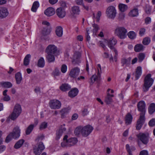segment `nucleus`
Segmentation results:
<instances>
[{"label": "nucleus", "instance_id": "obj_1", "mask_svg": "<svg viewBox=\"0 0 155 155\" xmlns=\"http://www.w3.org/2000/svg\"><path fill=\"white\" fill-rule=\"evenodd\" d=\"M137 107L138 110L141 112L140 118L137 121L136 125V129L139 130L145 121L144 115L146 112V104L144 101H141L138 103Z\"/></svg>", "mask_w": 155, "mask_h": 155}, {"label": "nucleus", "instance_id": "obj_2", "mask_svg": "<svg viewBox=\"0 0 155 155\" xmlns=\"http://www.w3.org/2000/svg\"><path fill=\"white\" fill-rule=\"evenodd\" d=\"M93 129V127L90 125H87L84 127H79L75 129L74 134L76 135L81 134L82 136L86 137L91 133Z\"/></svg>", "mask_w": 155, "mask_h": 155}, {"label": "nucleus", "instance_id": "obj_3", "mask_svg": "<svg viewBox=\"0 0 155 155\" xmlns=\"http://www.w3.org/2000/svg\"><path fill=\"white\" fill-rule=\"evenodd\" d=\"M127 29L123 26H117L114 30L115 35L120 39H124L127 37Z\"/></svg>", "mask_w": 155, "mask_h": 155}, {"label": "nucleus", "instance_id": "obj_4", "mask_svg": "<svg viewBox=\"0 0 155 155\" xmlns=\"http://www.w3.org/2000/svg\"><path fill=\"white\" fill-rule=\"evenodd\" d=\"M151 74H148L145 77L144 80V84L143 87V91H147L149 88L151 86L153 82V80L151 78Z\"/></svg>", "mask_w": 155, "mask_h": 155}, {"label": "nucleus", "instance_id": "obj_5", "mask_svg": "<svg viewBox=\"0 0 155 155\" xmlns=\"http://www.w3.org/2000/svg\"><path fill=\"white\" fill-rule=\"evenodd\" d=\"M21 112V107L19 104H16L14 108L13 112L9 117L12 120L16 119Z\"/></svg>", "mask_w": 155, "mask_h": 155}, {"label": "nucleus", "instance_id": "obj_6", "mask_svg": "<svg viewBox=\"0 0 155 155\" xmlns=\"http://www.w3.org/2000/svg\"><path fill=\"white\" fill-rule=\"evenodd\" d=\"M45 52L47 54H51L55 56L60 54V51L56 46L54 45H49L46 49Z\"/></svg>", "mask_w": 155, "mask_h": 155}, {"label": "nucleus", "instance_id": "obj_7", "mask_svg": "<svg viewBox=\"0 0 155 155\" xmlns=\"http://www.w3.org/2000/svg\"><path fill=\"white\" fill-rule=\"evenodd\" d=\"M138 142H141L143 144H147L149 142V135L148 133H140L137 135Z\"/></svg>", "mask_w": 155, "mask_h": 155}, {"label": "nucleus", "instance_id": "obj_8", "mask_svg": "<svg viewBox=\"0 0 155 155\" xmlns=\"http://www.w3.org/2000/svg\"><path fill=\"white\" fill-rule=\"evenodd\" d=\"M45 147L42 142H40L37 143L33 148V152L35 155H40L45 149Z\"/></svg>", "mask_w": 155, "mask_h": 155}, {"label": "nucleus", "instance_id": "obj_9", "mask_svg": "<svg viewBox=\"0 0 155 155\" xmlns=\"http://www.w3.org/2000/svg\"><path fill=\"white\" fill-rule=\"evenodd\" d=\"M106 13L109 18L114 19L116 16V14L115 8L112 6H109L106 10Z\"/></svg>", "mask_w": 155, "mask_h": 155}, {"label": "nucleus", "instance_id": "obj_10", "mask_svg": "<svg viewBox=\"0 0 155 155\" xmlns=\"http://www.w3.org/2000/svg\"><path fill=\"white\" fill-rule=\"evenodd\" d=\"M49 106L50 107L53 109H58L61 106V102L57 100H52L50 101Z\"/></svg>", "mask_w": 155, "mask_h": 155}, {"label": "nucleus", "instance_id": "obj_11", "mask_svg": "<svg viewBox=\"0 0 155 155\" xmlns=\"http://www.w3.org/2000/svg\"><path fill=\"white\" fill-rule=\"evenodd\" d=\"M80 73V69L77 67H75L71 70L69 73V76L71 78L75 79L78 77Z\"/></svg>", "mask_w": 155, "mask_h": 155}, {"label": "nucleus", "instance_id": "obj_12", "mask_svg": "<svg viewBox=\"0 0 155 155\" xmlns=\"http://www.w3.org/2000/svg\"><path fill=\"white\" fill-rule=\"evenodd\" d=\"M20 133L21 130L19 127L17 126L14 128L12 132H11L10 134L12 136L13 138L17 139L19 137Z\"/></svg>", "mask_w": 155, "mask_h": 155}, {"label": "nucleus", "instance_id": "obj_13", "mask_svg": "<svg viewBox=\"0 0 155 155\" xmlns=\"http://www.w3.org/2000/svg\"><path fill=\"white\" fill-rule=\"evenodd\" d=\"M108 47L111 49L112 51L115 49L114 46L117 43V40L114 38H110L107 41Z\"/></svg>", "mask_w": 155, "mask_h": 155}, {"label": "nucleus", "instance_id": "obj_14", "mask_svg": "<svg viewBox=\"0 0 155 155\" xmlns=\"http://www.w3.org/2000/svg\"><path fill=\"white\" fill-rule=\"evenodd\" d=\"M56 13L57 15L60 18H63L65 15V12L64 9L61 7L57 9Z\"/></svg>", "mask_w": 155, "mask_h": 155}, {"label": "nucleus", "instance_id": "obj_15", "mask_svg": "<svg viewBox=\"0 0 155 155\" xmlns=\"http://www.w3.org/2000/svg\"><path fill=\"white\" fill-rule=\"evenodd\" d=\"M9 14L7 9L5 8H0V18H3L6 17Z\"/></svg>", "mask_w": 155, "mask_h": 155}, {"label": "nucleus", "instance_id": "obj_16", "mask_svg": "<svg viewBox=\"0 0 155 155\" xmlns=\"http://www.w3.org/2000/svg\"><path fill=\"white\" fill-rule=\"evenodd\" d=\"M55 9L52 7L47 8L44 12L45 14L48 16H50L54 15L55 13Z\"/></svg>", "mask_w": 155, "mask_h": 155}, {"label": "nucleus", "instance_id": "obj_17", "mask_svg": "<svg viewBox=\"0 0 155 155\" xmlns=\"http://www.w3.org/2000/svg\"><path fill=\"white\" fill-rule=\"evenodd\" d=\"M79 91L76 88L72 89L68 92V95L71 97H74L77 96Z\"/></svg>", "mask_w": 155, "mask_h": 155}, {"label": "nucleus", "instance_id": "obj_18", "mask_svg": "<svg viewBox=\"0 0 155 155\" xmlns=\"http://www.w3.org/2000/svg\"><path fill=\"white\" fill-rule=\"evenodd\" d=\"M131 58L129 57L127 58H122L121 60V63L122 66H124V65L128 66L130 64Z\"/></svg>", "mask_w": 155, "mask_h": 155}, {"label": "nucleus", "instance_id": "obj_19", "mask_svg": "<svg viewBox=\"0 0 155 155\" xmlns=\"http://www.w3.org/2000/svg\"><path fill=\"white\" fill-rule=\"evenodd\" d=\"M81 57L80 54L79 52H75L74 55V59L73 62L75 63L78 64L80 63V58Z\"/></svg>", "mask_w": 155, "mask_h": 155}, {"label": "nucleus", "instance_id": "obj_20", "mask_svg": "<svg viewBox=\"0 0 155 155\" xmlns=\"http://www.w3.org/2000/svg\"><path fill=\"white\" fill-rule=\"evenodd\" d=\"M0 84L3 87L10 88L12 87L13 85L10 82L8 81H2L0 83Z\"/></svg>", "mask_w": 155, "mask_h": 155}, {"label": "nucleus", "instance_id": "obj_21", "mask_svg": "<svg viewBox=\"0 0 155 155\" xmlns=\"http://www.w3.org/2000/svg\"><path fill=\"white\" fill-rule=\"evenodd\" d=\"M114 97L113 94H110L109 93H107V96L105 98V102L107 104H110L113 101L112 97Z\"/></svg>", "mask_w": 155, "mask_h": 155}, {"label": "nucleus", "instance_id": "obj_22", "mask_svg": "<svg viewBox=\"0 0 155 155\" xmlns=\"http://www.w3.org/2000/svg\"><path fill=\"white\" fill-rule=\"evenodd\" d=\"M142 73V68L140 66L137 67L136 69L135 74L136 80L138 79L141 76Z\"/></svg>", "mask_w": 155, "mask_h": 155}, {"label": "nucleus", "instance_id": "obj_23", "mask_svg": "<svg viewBox=\"0 0 155 155\" xmlns=\"http://www.w3.org/2000/svg\"><path fill=\"white\" fill-rule=\"evenodd\" d=\"M68 143L69 147L74 145L77 142V140L76 138H71L68 140Z\"/></svg>", "mask_w": 155, "mask_h": 155}, {"label": "nucleus", "instance_id": "obj_24", "mask_svg": "<svg viewBox=\"0 0 155 155\" xmlns=\"http://www.w3.org/2000/svg\"><path fill=\"white\" fill-rule=\"evenodd\" d=\"M56 35L58 37H61L63 35V29L61 27L59 26L56 27L55 30Z\"/></svg>", "mask_w": 155, "mask_h": 155}, {"label": "nucleus", "instance_id": "obj_25", "mask_svg": "<svg viewBox=\"0 0 155 155\" xmlns=\"http://www.w3.org/2000/svg\"><path fill=\"white\" fill-rule=\"evenodd\" d=\"M138 9L137 8H134L130 11L129 15L130 17H136L138 15Z\"/></svg>", "mask_w": 155, "mask_h": 155}, {"label": "nucleus", "instance_id": "obj_26", "mask_svg": "<svg viewBox=\"0 0 155 155\" xmlns=\"http://www.w3.org/2000/svg\"><path fill=\"white\" fill-rule=\"evenodd\" d=\"M46 58L48 62H54L55 61L54 55L51 54H47Z\"/></svg>", "mask_w": 155, "mask_h": 155}, {"label": "nucleus", "instance_id": "obj_27", "mask_svg": "<svg viewBox=\"0 0 155 155\" xmlns=\"http://www.w3.org/2000/svg\"><path fill=\"white\" fill-rule=\"evenodd\" d=\"M15 78L16 80V83L17 84H19L22 80L21 75L19 72H18L15 74Z\"/></svg>", "mask_w": 155, "mask_h": 155}, {"label": "nucleus", "instance_id": "obj_28", "mask_svg": "<svg viewBox=\"0 0 155 155\" xmlns=\"http://www.w3.org/2000/svg\"><path fill=\"white\" fill-rule=\"evenodd\" d=\"M61 90L63 91H65L71 88L70 86L67 84H62L60 87Z\"/></svg>", "mask_w": 155, "mask_h": 155}, {"label": "nucleus", "instance_id": "obj_29", "mask_svg": "<svg viewBox=\"0 0 155 155\" xmlns=\"http://www.w3.org/2000/svg\"><path fill=\"white\" fill-rule=\"evenodd\" d=\"M8 91L7 89H6L3 92V97L2 99L4 101H8L10 100V97L7 94V92Z\"/></svg>", "mask_w": 155, "mask_h": 155}, {"label": "nucleus", "instance_id": "obj_30", "mask_svg": "<svg viewBox=\"0 0 155 155\" xmlns=\"http://www.w3.org/2000/svg\"><path fill=\"white\" fill-rule=\"evenodd\" d=\"M68 136L65 135L63 138V141L61 143V146L62 147H69L68 143Z\"/></svg>", "mask_w": 155, "mask_h": 155}, {"label": "nucleus", "instance_id": "obj_31", "mask_svg": "<svg viewBox=\"0 0 155 155\" xmlns=\"http://www.w3.org/2000/svg\"><path fill=\"white\" fill-rule=\"evenodd\" d=\"M70 109L71 108L69 107L66 108H64L62 109L60 111L61 117L62 118H64V114L68 113Z\"/></svg>", "mask_w": 155, "mask_h": 155}, {"label": "nucleus", "instance_id": "obj_32", "mask_svg": "<svg viewBox=\"0 0 155 155\" xmlns=\"http://www.w3.org/2000/svg\"><path fill=\"white\" fill-rule=\"evenodd\" d=\"M115 52V55L114 56V58H113L112 55L111 54L109 58V60L110 62H113L114 60L115 62L117 61V57L118 55V52L117 51L116 49H114L113 51Z\"/></svg>", "mask_w": 155, "mask_h": 155}, {"label": "nucleus", "instance_id": "obj_33", "mask_svg": "<svg viewBox=\"0 0 155 155\" xmlns=\"http://www.w3.org/2000/svg\"><path fill=\"white\" fill-rule=\"evenodd\" d=\"M132 119V117L131 114L128 113L127 114L125 117L126 123L127 125L131 123Z\"/></svg>", "mask_w": 155, "mask_h": 155}, {"label": "nucleus", "instance_id": "obj_34", "mask_svg": "<svg viewBox=\"0 0 155 155\" xmlns=\"http://www.w3.org/2000/svg\"><path fill=\"white\" fill-rule=\"evenodd\" d=\"M144 47L141 44H138L136 45L134 48V49L136 52H138L143 50Z\"/></svg>", "mask_w": 155, "mask_h": 155}, {"label": "nucleus", "instance_id": "obj_35", "mask_svg": "<svg viewBox=\"0 0 155 155\" xmlns=\"http://www.w3.org/2000/svg\"><path fill=\"white\" fill-rule=\"evenodd\" d=\"M35 125L31 124L28 126L25 131V134L26 135H29L33 130Z\"/></svg>", "mask_w": 155, "mask_h": 155}, {"label": "nucleus", "instance_id": "obj_36", "mask_svg": "<svg viewBox=\"0 0 155 155\" xmlns=\"http://www.w3.org/2000/svg\"><path fill=\"white\" fill-rule=\"evenodd\" d=\"M31 55L29 54H27L25 57L24 60V64L25 66L28 65L29 63Z\"/></svg>", "mask_w": 155, "mask_h": 155}, {"label": "nucleus", "instance_id": "obj_37", "mask_svg": "<svg viewBox=\"0 0 155 155\" xmlns=\"http://www.w3.org/2000/svg\"><path fill=\"white\" fill-rule=\"evenodd\" d=\"M25 142L23 139H21L19 140L15 145L14 147L15 149H18Z\"/></svg>", "mask_w": 155, "mask_h": 155}, {"label": "nucleus", "instance_id": "obj_38", "mask_svg": "<svg viewBox=\"0 0 155 155\" xmlns=\"http://www.w3.org/2000/svg\"><path fill=\"white\" fill-rule=\"evenodd\" d=\"M39 6V2L38 1L35 2L32 5L31 8V10L34 12H36L37 9Z\"/></svg>", "mask_w": 155, "mask_h": 155}, {"label": "nucleus", "instance_id": "obj_39", "mask_svg": "<svg viewBox=\"0 0 155 155\" xmlns=\"http://www.w3.org/2000/svg\"><path fill=\"white\" fill-rule=\"evenodd\" d=\"M45 65V62L44 58L43 57H41L38 60V66L41 68L43 67Z\"/></svg>", "mask_w": 155, "mask_h": 155}, {"label": "nucleus", "instance_id": "obj_40", "mask_svg": "<svg viewBox=\"0 0 155 155\" xmlns=\"http://www.w3.org/2000/svg\"><path fill=\"white\" fill-rule=\"evenodd\" d=\"M72 12L74 14H79L80 10L79 7L77 6H74L72 8Z\"/></svg>", "mask_w": 155, "mask_h": 155}, {"label": "nucleus", "instance_id": "obj_41", "mask_svg": "<svg viewBox=\"0 0 155 155\" xmlns=\"http://www.w3.org/2000/svg\"><path fill=\"white\" fill-rule=\"evenodd\" d=\"M119 7L120 11L122 12L126 11L128 8V7L127 5L123 4H120Z\"/></svg>", "mask_w": 155, "mask_h": 155}, {"label": "nucleus", "instance_id": "obj_42", "mask_svg": "<svg viewBox=\"0 0 155 155\" xmlns=\"http://www.w3.org/2000/svg\"><path fill=\"white\" fill-rule=\"evenodd\" d=\"M149 112L150 114H152L155 111V104H151L149 108Z\"/></svg>", "mask_w": 155, "mask_h": 155}, {"label": "nucleus", "instance_id": "obj_43", "mask_svg": "<svg viewBox=\"0 0 155 155\" xmlns=\"http://www.w3.org/2000/svg\"><path fill=\"white\" fill-rule=\"evenodd\" d=\"M127 35L130 39H133L136 38V35L134 32L131 31H129L128 33H127Z\"/></svg>", "mask_w": 155, "mask_h": 155}, {"label": "nucleus", "instance_id": "obj_44", "mask_svg": "<svg viewBox=\"0 0 155 155\" xmlns=\"http://www.w3.org/2000/svg\"><path fill=\"white\" fill-rule=\"evenodd\" d=\"M92 26L94 28L93 30V35H96V33L97 32V31L100 28L98 25L95 24L93 25Z\"/></svg>", "mask_w": 155, "mask_h": 155}, {"label": "nucleus", "instance_id": "obj_45", "mask_svg": "<svg viewBox=\"0 0 155 155\" xmlns=\"http://www.w3.org/2000/svg\"><path fill=\"white\" fill-rule=\"evenodd\" d=\"M138 61L139 62H141L145 58V54L144 53H140L138 56Z\"/></svg>", "mask_w": 155, "mask_h": 155}, {"label": "nucleus", "instance_id": "obj_46", "mask_svg": "<svg viewBox=\"0 0 155 155\" xmlns=\"http://www.w3.org/2000/svg\"><path fill=\"white\" fill-rule=\"evenodd\" d=\"M150 38L147 37L143 38L142 41V43L144 45H147L150 43Z\"/></svg>", "mask_w": 155, "mask_h": 155}, {"label": "nucleus", "instance_id": "obj_47", "mask_svg": "<svg viewBox=\"0 0 155 155\" xmlns=\"http://www.w3.org/2000/svg\"><path fill=\"white\" fill-rule=\"evenodd\" d=\"M61 72L57 68H56L53 71L52 74L54 76H58L60 75Z\"/></svg>", "mask_w": 155, "mask_h": 155}, {"label": "nucleus", "instance_id": "obj_48", "mask_svg": "<svg viewBox=\"0 0 155 155\" xmlns=\"http://www.w3.org/2000/svg\"><path fill=\"white\" fill-rule=\"evenodd\" d=\"M50 32V30H48L47 28H44L42 31V34L44 36H46L49 35Z\"/></svg>", "mask_w": 155, "mask_h": 155}, {"label": "nucleus", "instance_id": "obj_49", "mask_svg": "<svg viewBox=\"0 0 155 155\" xmlns=\"http://www.w3.org/2000/svg\"><path fill=\"white\" fill-rule=\"evenodd\" d=\"M99 78L97 77V76L95 74L93 75L91 78V82H90V84L91 85L94 82L96 81V79L97 78Z\"/></svg>", "mask_w": 155, "mask_h": 155}, {"label": "nucleus", "instance_id": "obj_50", "mask_svg": "<svg viewBox=\"0 0 155 155\" xmlns=\"http://www.w3.org/2000/svg\"><path fill=\"white\" fill-rule=\"evenodd\" d=\"M91 30V28H87L86 29V37L87 40L88 41H89L90 39V37L89 35V32Z\"/></svg>", "mask_w": 155, "mask_h": 155}, {"label": "nucleus", "instance_id": "obj_51", "mask_svg": "<svg viewBox=\"0 0 155 155\" xmlns=\"http://www.w3.org/2000/svg\"><path fill=\"white\" fill-rule=\"evenodd\" d=\"M97 77L100 78L101 76V67L100 64H98L97 65Z\"/></svg>", "mask_w": 155, "mask_h": 155}, {"label": "nucleus", "instance_id": "obj_52", "mask_svg": "<svg viewBox=\"0 0 155 155\" xmlns=\"http://www.w3.org/2000/svg\"><path fill=\"white\" fill-rule=\"evenodd\" d=\"M12 138H13L12 137L10 133L6 137L5 142L7 143H8L11 140Z\"/></svg>", "mask_w": 155, "mask_h": 155}, {"label": "nucleus", "instance_id": "obj_53", "mask_svg": "<svg viewBox=\"0 0 155 155\" xmlns=\"http://www.w3.org/2000/svg\"><path fill=\"white\" fill-rule=\"evenodd\" d=\"M151 11V8L149 6H147L145 10L146 13L147 14H150Z\"/></svg>", "mask_w": 155, "mask_h": 155}, {"label": "nucleus", "instance_id": "obj_54", "mask_svg": "<svg viewBox=\"0 0 155 155\" xmlns=\"http://www.w3.org/2000/svg\"><path fill=\"white\" fill-rule=\"evenodd\" d=\"M67 67L66 65L65 64H63L61 67V70L63 73H65L67 70Z\"/></svg>", "mask_w": 155, "mask_h": 155}, {"label": "nucleus", "instance_id": "obj_55", "mask_svg": "<svg viewBox=\"0 0 155 155\" xmlns=\"http://www.w3.org/2000/svg\"><path fill=\"white\" fill-rule=\"evenodd\" d=\"M61 130H58L56 133V140H58L61 136L63 133L61 132Z\"/></svg>", "mask_w": 155, "mask_h": 155}, {"label": "nucleus", "instance_id": "obj_56", "mask_svg": "<svg viewBox=\"0 0 155 155\" xmlns=\"http://www.w3.org/2000/svg\"><path fill=\"white\" fill-rule=\"evenodd\" d=\"M126 148L129 154V155H133L131 153V150H130V148L129 144H127L126 145Z\"/></svg>", "mask_w": 155, "mask_h": 155}, {"label": "nucleus", "instance_id": "obj_57", "mask_svg": "<svg viewBox=\"0 0 155 155\" xmlns=\"http://www.w3.org/2000/svg\"><path fill=\"white\" fill-rule=\"evenodd\" d=\"M125 17V14L123 13H121L119 14L118 16V20L121 21L124 19Z\"/></svg>", "mask_w": 155, "mask_h": 155}, {"label": "nucleus", "instance_id": "obj_58", "mask_svg": "<svg viewBox=\"0 0 155 155\" xmlns=\"http://www.w3.org/2000/svg\"><path fill=\"white\" fill-rule=\"evenodd\" d=\"M149 125L150 127H153L155 125V119H152L149 122Z\"/></svg>", "mask_w": 155, "mask_h": 155}, {"label": "nucleus", "instance_id": "obj_59", "mask_svg": "<svg viewBox=\"0 0 155 155\" xmlns=\"http://www.w3.org/2000/svg\"><path fill=\"white\" fill-rule=\"evenodd\" d=\"M44 138V136L43 134H41L38 136L37 138L36 139V141H39L42 140Z\"/></svg>", "mask_w": 155, "mask_h": 155}, {"label": "nucleus", "instance_id": "obj_60", "mask_svg": "<svg viewBox=\"0 0 155 155\" xmlns=\"http://www.w3.org/2000/svg\"><path fill=\"white\" fill-rule=\"evenodd\" d=\"M47 123L45 122H44L42 123L41 125L40 129H45L47 127Z\"/></svg>", "mask_w": 155, "mask_h": 155}, {"label": "nucleus", "instance_id": "obj_61", "mask_svg": "<svg viewBox=\"0 0 155 155\" xmlns=\"http://www.w3.org/2000/svg\"><path fill=\"white\" fill-rule=\"evenodd\" d=\"M151 22V19L150 17H147L145 19V23L146 24H148Z\"/></svg>", "mask_w": 155, "mask_h": 155}, {"label": "nucleus", "instance_id": "obj_62", "mask_svg": "<svg viewBox=\"0 0 155 155\" xmlns=\"http://www.w3.org/2000/svg\"><path fill=\"white\" fill-rule=\"evenodd\" d=\"M101 15V11H99L98 12L96 18L97 19V21L99 22L100 20V18Z\"/></svg>", "mask_w": 155, "mask_h": 155}, {"label": "nucleus", "instance_id": "obj_63", "mask_svg": "<svg viewBox=\"0 0 155 155\" xmlns=\"http://www.w3.org/2000/svg\"><path fill=\"white\" fill-rule=\"evenodd\" d=\"M146 29L144 28H141L140 29L139 31V34L140 35L142 36L143 35L145 32Z\"/></svg>", "mask_w": 155, "mask_h": 155}, {"label": "nucleus", "instance_id": "obj_64", "mask_svg": "<svg viewBox=\"0 0 155 155\" xmlns=\"http://www.w3.org/2000/svg\"><path fill=\"white\" fill-rule=\"evenodd\" d=\"M139 155H148V153L147 150H144L140 151Z\"/></svg>", "mask_w": 155, "mask_h": 155}]
</instances>
